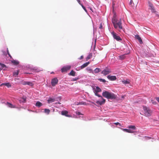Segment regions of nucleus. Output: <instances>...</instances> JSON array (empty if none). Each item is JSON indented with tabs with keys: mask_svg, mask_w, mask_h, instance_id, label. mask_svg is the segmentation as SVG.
<instances>
[{
	"mask_svg": "<svg viewBox=\"0 0 159 159\" xmlns=\"http://www.w3.org/2000/svg\"><path fill=\"white\" fill-rule=\"evenodd\" d=\"M7 52L8 54V53H9V51H8V49L7 50Z\"/></svg>",
	"mask_w": 159,
	"mask_h": 159,
	"instance_id": "nucleus-56",
	"label": "nucleus"
},
{
	"mask_svg": "<svg viewBox=\"0 0 159 159\" xmlns=\"http://www.w3.org/2000/svg\"><path fill=\"white\" fill-rule=\"evenodd\" d=\"M11 62L13 64L15 65H17L19 63V62L18 61L14 60L11 61Z\"/></svg>",
	"mask_w": 159,
	"mask_h": 159,
	"instance_id": "nucleus-16",
	"label": "nucleus"
},
{
	"mask_svg": "<svg viewBox=\"0 0 159 159\" xmlns=\"http://www.w3.org/2000/svg\"><path fill=\"white\" fill-rule=\"evenodd\" d=\"M107 77L108 79H109V75H107Z\"/></svg>",
	"mask_w": 159,
	"mask_h": 159,
	"instance_id": "nucleus-54",
	"label": "nucleus"
},
{
	"mask_svg": "<svg viewBox=\"0 0 159 159\" xmlns=\"http://www.w3.org/2000/svg\"><path fill=\"white\" fill-rule=\"evenodd\" d=\"M68 112L67 111H61V114L67 117H71V116L68 114Z\"/></svg>",
	"mask_w": 159,
	"mask_h": 159,
	"instance_id": "nucleus-10",
	"label": "nucleus"
},
{
	"mask_svg": "<svg viewBox=\"0 0 159 159\" xmlns=\"http://www.w3.org/2000/svg\"><path fill=\"white\" fill-rule=\"evenodd\" d=\"M102 96L108 99L109 98V93L106 91L103 92L102 93Z\"/></svg>",
	"mask_w": 159,
	"mask_h": 159,
	"instance_id": "nucleus-11",
	"label": "nucleus"
},
{
	"mask_svg": "<svg viewBox=\"0 0 159 159\" xmlns=\"http://www.w3.org/2000/svg\"><path fill=\"white\" fill-rule=\"evenodd\" d=\"M7 105L9 107H10V108H15V106L12 105L11 103H10L8 102H7Z\"/></svg>",
	"mask_w": 159,
	"mask_h": 159,
	"instance_id": "nucleus-19",
	"label": "nucleus"
},
{
	"mask_svg": "<svg viewBox=\"0 0 159 159\" xmlns=\"http://www.w3.org/2000/svg\"><path fill=\"white\" fill-rule=\"evenodd\" d=\"M100 69L98 68H96L94 70V72L95 73H98L100 71Z\"/></svg>",
	"mask_w": 159,
	"mask_h": 159,
	"instance_id": "nucleus-30",
	"label": "nucleus"
},
{
	"mask_svg": "<svg viewBox=\"0 0 159 159\" xmlns=\"http://www.w3.org/2000/svg\"><path fill=\"white\" fill-rule=\"evenodd\" d=\"M77 79H73L72 80L73 81H76Z\"/></svg>",
	"mask_w": 159,
	"mask_h": 159,
	"instance_id": "nucleus-49",
	"label": "nucleus"
},
{
	"mask_svg": "<svg viewBox=\"0 0 159 159\" xmlns=\"http://www.w3.org/2000/svg\"><path fill=\"white\" fill-rule=\"evenodd\" d=\"M0 65L1 66V69L3 70H5L6 69V66L4 64L0 63Z\"/></svg>",
	"mask_w": 159,
	"mask_h": 159,
	"instance_id": "nucleus-15",
	"label": "nucleus"
},
{
	"mask_svg": "<svg viewBox=\"0 0 159 159\" xmlns=\"http://www.w3.org/2000/svg\"><path fill=\"white\" fill-rule=\"evenodd\" d=\"M116 2L114 0H112V12L113 15L116 14V13L115 11V10L116 9Z\"/></svg>",
	"mask_w": 159,
	"mask_h": 159,
	"instance_id": "nucleus-5",
	"label": "nucleus"
},
{
	"mask_svg": "<svg viewBox=\"0 0 159 159\" xmlns=\"http://www.w3.org/2000/svg\"><path fill=\"white\" fill-rule=\"evenodd\" d=\"M135 37L137 39L139 40V41L140 44H142L143 43V42H142V40L139 35H136L135 36Z\"/></svg>",
	"mask_w": 159,
	"mask_h": 159,
	"instance_id": "nucleus-14",
	"label": "nucleus"
},
{
	"mask_svg": "<svg viewBox=\"0 0 159 159\" xmlns=\"http://www.w3.org/2000/svg\"><path fill=\"white\" fill-rule=\"evenodd\" d=\"M89 64V62H86V63L84 64L83 65H82L81 66V67H80L81 69H83L84 68L86 67L87 66H88V65Z\"/></svg>",
	"mask_w": 159,
	"mask_h": 159,
	"instance_id": "nucleus-17",
	"label": "nucleus"
},
{
	"mask_svg": "<svg viewBox=\"0 0 159 159\" xmlns=\"http://www.w3.org/2000/svg\"><path fill=\"white\" fill-rule=\"evenodd\" d=\"M98 80L100 81V82H102L103 83H105L106 82V80L104 79H102L99 78L98 79Z\"/></svg>",
	"mask_w": 159,
	"mask_h": 159,
	"instance_id": "nucleus-34",
	"label": "nucleus"
},
{
	"mask_svg": "<svg viewBox=\"0 0 159 159\" xmlns=\"http://www.w3.org/2000/svg\"><path fill=\"white\" fill-rule=\"evenodd\" d=\"M116 79V77L115 76H110V80L114 81Z\"/></svg>",
	"mask_w": 159,
	"mask_h": 159,
	"instance_id": "nucleus-21",
	"label": "nucleus"
},
{
	"mask_svg": "<svg viewBox=\"0 0 159 159\" xmlns=\"http://www.w3.org/2000/svg\"><path fill=\"white\" fill-rule=\"evenodd\" d=\"M71 68V66L68 65L64 66L61 69V71L62 72H64L67 71Z\"/></svg>",
	"mask_w": 159,
	"mask_h": 159,
	"instance_id": "nucleus-7",
	"label": "nucleus"
},
{
	"mask_svg": "<svg viewBox=\"0 0 159 159\" xmlns=\"http://www.w3.org/2000/svg\"><path fill=\"white\" fill-rule=\"evenodd\" d=\"M69 75L72 76H75V72L73 70H71L69 73Z\"/></svg>",
	"mask_w": 159,
	"mask_h": 159,
	"instance_id": "nucleus-23",
	"label": "nucleus"
},
{
	"mask_svg": "<svg viewBox=\"0 0 159 159\" xmlns=\"http://www.w3.org/2000/svg\"><path fill=\"white\" fill-rule=\"evenodd\" d=\"M102 23H101L100 25L99 28L100 29H102Z\"/></svg>",
	"mask_w": 159,
	"mask_h": 159,
	"instance_id": "nucleus-41",
	"label": "nucleus"
},
{
	"mask_svg": "<svg viewBox=\"0 0 159 159\" xmlns=\"http://www.w3.org/2000/svg\"><path fill=\"white\" fill-rule=\"evenodd\" d=\"M5 85V86H7L9 88L10 87H11V85L9 83H4L2 84L1 85V86H2V85Z\"/></svg>",
	"mask_w": 159,
	"mask_h": 159,
	"instance_id": "nucleus-22",
	"label": "nucleus"
},
{
	"mask_svg": "<svg viewBox=\"0 0 159 159\" xmlns=\"http://www.w3.org/2000/svg\"><path fill=\"white\" fill-rule=\"evenodd\" d=\"M50 111L49 109H44V112L47 114H49Z\"/></svg>",
	"mask_w": 159,
	"mask_h": 159,
	"instance_id": "nucleus-28",
	"label": "nucleus"
},
{
	"mask_svg": "<svg viewBox=\"0 0 159 159\" xmlns=\"http://www.w3.org/2000/svg\"><path fill=\"white\" fill-rule=\"evenodd\" d=\"M134 131H132L130 129H129L128 133H134Z\"/></svg>",
	"mask_w": 159,
	"mask_h": 159,
	"instance_id": "nucleus-40",
	"label": "nucleus"
},
{
	"mask_svg": "<svg viewBox=\"0 0 159 159\" xmlns=\"http://www.w3.org/2000/svg\"><path fill=\"white\" fill-rule=\"evenodd\" d=\"M121 129L123 131L127 132V133H128V130L129 129H123V128H121Z\"/></svg>",
	"mask_w": 159,
	"mask_h": 159,
	"instance_id": "nucleus-35",
	"label": "nucleus"
},
{
	"mask_svg": "<svg viewBox=\"0 0 159 159\" xmlns=\"http://www.w3.org/2000/svg\"><path fill=\"white\" fill-rule=\"evenodd\" d=\"M81 6H82L83 8L84 9V10L86 12H87V11L85 8V7L83 5V4H81Z\"/></svg>",
	"mask_w": 159,
	"mask_h": 159,
	"instance_id": "nucleus-36",
	"label": "nucleus"
},
{
	"mask_svg": "<svg viewBox=\"0 0 159 159\" xmlns=\"http://www.w3.org/2000/svg\"><path fill=\"white\" fill-rule=\"evenodd\" d=\"M79 104L80 105H85L86 103L85 102H81L79 103Z\"/></svg>",
	"mask_w": 159,
	"mask_h": 159,
	"instance_id": "nucleus-39",
	"label": "nucleus"
},
{
	"mask_svg": "<svg viewBox=\"0 0 159 159\" xmlns=\"http://www.w3.org/2000/svg\"><path fill=\"white\" fill-rule=\"evenodd\" d=\"M125 97V96H121V98H124Z\"/></svg>",
	"mask_w": 159,
	"mask_h": 159,
	"instance_id": "nucleus-52",
	"label": "nucleus"
},
{
	"mask_svg": "<svg viewBox=\"0 0 159 159\" xmlns=\"http://www.w3.org/2000/svg\"><path fill=\"white\" fill-rule=\"evenodd\" d=\"M58 98L60 100H61V98L60 97H58Z\"/></svg>",
	"mask_w": 159,
	"mask_h": 159,
	"instance_id": "nucleus-53",
	"label": "nucleus"
},
{
	"mask_svg": "<svg viewBox=\"0 0 159 159\" xmlns=\"http://www.w3.org/2000/svg\"><path fill=\"white\" fill-rule=\"evenodd\" d=\"M149 9H150L152 13H156L157 11H156L153 4L151 2H148Z\"/></svg>",
	"mask_w": 159,
	"mask_h": 159,
	"instance_id": "nucleus-6",
	"label": "nucleus"
},
{
	"mask_svg": "<svg viewBox=\"0 0 159 159\" xmlns=\"http://www.w3.org/2000/svg\"><path fill=\"white\" fill-rule=\"evenodd\" d=\"M23 84L24 85H26V82H24L23 83Z\"/></svg>",
	"mask_w": 159,
	"mask_h": 159,
	"instance_id": "nucleus-47",
	"label": "nucleus"
},
{
	"mask_svg": "<svg viewBox=\"0 0 159 159\" xmlns=\"http://www.w3.org/2000/svg\"><path fill=\"white\" fill-rule=\"evenodd\" d=\"M111 34L114 39L118 41H120L122 40L121 39L119 35L114 31H112L111 32Z\"/></svg>",
	"mask_w": 159,
	"mask_h": 159,
	"instance_id": "nucleus-3",
	"label": "nucleus"
},
{
	"mask_svg": "<svg viewBox=\"0 0 159 159\" xmlns=\"http://www.w3.org/2000/svg\"><path fill=\"white\" fill-rule=\"evenodd\" d=\"M86 70L89 72L90 73H93V70H92L89 68V67H87V68H86Z\"/></svg>",
	"mask_w": 159,
	"mask_h": 159,
	"instance_id": "nucleus-31",
	"label": "nucleus"
},
{
	"mask_svg": "<svg viewBox=\"0 0 159 159\" xmlns=\"http://www.w3.org/2000/svg\"><path fill=\"white\" fill-rule=\"evenodd\" d=\"M110 99H116V100H119L120 99L117 97V96L113 93H110Z\"/></svg>",
	"mask_w": 159,
	"mask_h": 159,
	"instance_id": "nucleus-8",
	"label": "nucleus"
},
{
	"mask_svg": "<svg viewBox=\"0 0 159 159\" xmlns=\"http://www.w3.org/2000/svg\"><path fill=\"white\" fill-rule=\"evenodd\" d=\"M95 94L96 96H97L99 97H101L102 99V101H98L96 102V103L98 104H99L100 105H102L104 104L105 102V99H103L102 98V97L101 96L99 95L98 93Z\"/></svg>",
	"mask_w": 159,
	"mask_h": 159,
	"instance_id": "nucleus-4",
	"label": "nucleus"
},
{
	"mask_svg": "<svg viewBox=\"0 0 159 159\" xmlns=\"http://www.w3.org/2000/svg\"><path fill=\"white\" fill-rule=\"evenodd\" d=\"M92 54L91 53H89V55L87 56L86 57V60H87L92 57Z\"/></svg>",
	"mask_w": 159,
	"mask_h": 159,
	"instance_id": "nucleus-26",
	"label": "nucleus"
},
{
	"mask_svg": "<svg viewBox=\"0 0 159 159\" xmlns=\"http://www.w3.org/2000/svg\"><path fill=\"white\" fill-rule=\"evenodd\" d=\"M113 124H115L116 125H119V126H121V124L120 123H119V122H116V123H113Z\"/></svg>",
	"mask_w": 159,
	"mask_h": 159,
	"instance_id": "nucleus-37",
	"label": "nucleus"
},
{
	"mask_svg": "<svg viewBox=\"0 0 159 159\" xmlns=\"http://www.w3.org/2000/svg\"><path fill=\"white\" fill-rule=\"evenodd\" d=\"M19 101L20 103L25 102H26V98H22Z\"/></svg>",
	"mask_w": 159,
	"mask_h": 159,
	"instance_id": "nucleus-24",
	"label": "nucleus"
},
{
	"mask_svg": "<svg viewBox=\"0 0 159 159\" xmlns=\"http://www.w3.org/2000/svg\"><path fill=\"white\" fill-rule=\"evenodd\" d=\"M132 3H133V1L132 0H131L129 2V4L132 5Z\"/></svg>",
	"mask_w": 159,
	"mask_h": 159,
	"instance_id": "nucleus-42",
	"label": "nucleus"
},
{
	"mask_svg": "<svg viewBox=\"0 0 159 159\" xmlns=\"http://www.w3.org/2000/svg\"><path fill=\"white\" fill-rule=\"evenodd\" d=\"M144 115L147 117L150 116L152 113V111L148 107L146 106H143Z\"/></svg>",
	"mask_w": 159,
	"mask_h": 159,
	"instance_id": "nucleus-2",
	"label": "nucleus"
},
{
	"mask_svg": "<svg viewBox=\"0 0 159 159\" xmlns=\"http://www.w3.org/2000/svg\"><path fill=\"white\" fill-rule=\"evenodd\" d=\"M36 106L37 107H40L43 105V104L39 101H38L36 103Z\"/></svg>",
	"mask_w": 159,
	"mask_h": 159,
	"instance_id": "nucleus-20",
	"label": "nucleus"
},
{
	"mask_svg": "<svg viewBox=\"0 0 159 159\" xmlns=\"http://www.w3.org/2000/svg\"><path fill=\"white\" fill-rule=\"evenodd\" d=\"M109 71L108 70H104L102 72V74H104V75H106L109 74Z\"/></svg>",
	"mask_w": 159,
	"mask_h": 159,
	"instance_id": "nucleus-25",
	"label": "nucleus"
},
{
	"mask_svg": "<svg viewBox=\"0 0 159 159\" xmlns=\"http://www.w3.org/2000/svg\"><path fill=\"white\" fill-rule=\"evenodd\" d=\"M55 99L54 98H50L48 100V103H50L52 102H53L55 101Z\"/></svg>",
	"mask_w": 159,
	"mask_h": 159,
	"instance_id": "nucleus-18",
	"label": "nucleus"
},
{
	"mask_svg": "<svg viewBox=\"0 0 159 159\" xmlns=\"http://www.w3.org/2000/svg\"><path fill=\"white\" fill-rule=\"evenodd\" d=\"M145 138H146V139H151V138L150 137H145Z\"/></svg>",
	"mask_w": 159,
	"mask_h": 159,
	"instance_id": "nucleus-48",
	"label": "nucleus"
},
{
	"mask_svg": "<svg viewBox=\"0 0 159 159\" xmlns=\"http://www.w3.org/2000/svg\"><path fill=\"white\" fill-rule=\"evenodd\" d=\"M26 85L32 86L33 85V84L32 83L30 82H26Z\"/></svg>",
	"mask_w": 159,
	"mask_h": 159,
	"instance_id": "nucleus-33",
	"label": "nucleus"
},
{
	"mask_svg": "<svg viewBox=\"0 0 159 159\" xmlns=\"http://www.w3.org/2000/svg\"><path fill=\"white\" fill-rule=\"evenodd\" d=\"M111 21L113 26L115 29H118L120 32L121 30H123V28L122 25L121 19H120L118 20L117 18L116 14L113 15Z\"/></svg>",
	"mask_w": 159,
	"mask_h": 159,
	"instance_id": "nucleus-1",
	"label": "nucleus"
},
{
	"mask_svg": "<svg viewBox=\"0 0 159 159\" xmlns=\"http://www.w3.org/2000/svg\"><path fill=\"white\" fill-rule=\"evenodd\" d=\"M125 85H126V84H129L130 83V80L128 79H127L126 80H123L121 81Z\"/></svg>",
	"mask_w": 159,
	"mask_h": 159,
	"instance_id": "nucleus-13",
	"label": "nucleus"
},
{
	"mask_svg": "<svg viewBox=\"0 0 159 159\" xmlns=\"http://www.w3.org/2000/svg\"><path fill=\"white\" fill-rule=\"evenodd\" d=\"M76 113V114H78V115H82L81 113L80 112H77Z\"/></svg>",
	"mask_w": 159,
	"mask_h": 159,
	"instance_id": "nucleus-43",
	"label": "nucleus"
},
{
	"mask_svg": "<svg viewBox=\"0 0 159 159\" xmlns=\"http://www.w3.org/2000/svg\"><path fill=\"white\" fill-rule=\"evenodd\" d=\"M83 57H84L83 56H81L79 58V59L80 60L82 59H83Z\"/></svg>",
	"mask_w": 159,
	"mask_h": 159,
	"instance_id": "nucleus-45",
	"label": "nucleus"
},
{
	"mask_svg": "<svg viewBox=\"0 0 159 159\" xmlns=\"http://www.w3.org/2000/svg\"><path fill=\"white\" fill-rule=\"evenodd\" d=\"M75 69L77 70H79V67H77Z\"/></svg>",
	"mask_w": 159,
	"mask_h": 159,
	"instance_id": "nucleus-51",
	"label": "nucleus"
},
{
	"mask_svg": "<svg viewBox=\"0 0 159 159\" xmlns=\"http://www.w3.org/2000/svg\"><path fill=\"white\" fill-rule=\"evenodd\" d=\"M119 57L121 60H122L125 58V55H124L120 56Z\"/></svg>",
	"mask_w": 159,
	"mask_h": 159,
	"instance_id": "nucleus-32",
	"label": "nucleus"
},
{
	"mask_svg": "<svg viewBox=\"0 0 159 159\" xmlns=\"http://www.w3.org/2000/svg\"><path fill=\"white\" fill-rule=\"evenodd\" d=\"M127 128L129 129H136L135 126L134 125H129Z\"/></svg>",
	"mask_w": 159,
	"mask_h": 159,
	"instance_id": "nucleus-27",
	"label": "nucleus"
},
{
	"mask_svg": "<svg viewBox=\"0 0 159 159\" xmlns=\"http://www.w3.org/2000/svg\"><path fill=\"white\" fill-rule=\"evenodd\" d=\"M8 55H9V57H10L11 58H12V57L9 53H8Z\"/></svg>",
	"mask_w": 159,
	"mask_h": 159,
	"instance_id": "nucleus-50",
	"label": "nucleus"
},
{
	"mask_svg": "<svg viewBox=\"0 0 159 159\" xmlns=\"http://www.w3.org/2000/svg\"><path fill=\"white\" fill-rule=\"evenodd\" d=\"M58 82V80L57 78L52 79L51 80V84L52 86H55Z\"/></svg>",
	"mask_w": 159,
	"mask_h": 159,
	"instance_id": "nucleus-9",
	"label": "nucleus"
},
{
	"mask_svg": "<svg viewBox=\"0 0 159 159\" xmlns=\"http://www.w3.org/2000/svg\"><path fill=\"white\" fill-rule=\"evenodd\" d=\"M113 123H112V124H111V127H113Z\"/></svg>",
	"mask_w": 159,
	"mask_h": 159,
	"instance_id": "nucleus-57",
	"label": "nucleus"
},
{
	"mask_svg": "<svg viewBox=\"0 0 159 159\" xmlns=\"http://www.w3.org/2000/svg\"><path fill=\"white\" fill-rule=\"evenodd\" d=\"M94 89V92L95 94L98 93V92H101V89L98 86L96 87V88H93Z\"/></svg>",
	"mask_w": 159,
	"mask_h": 159,
	"instance_id": "nucleus-12",
	"label": "nucleus"
},
{
	"mask_svg": "<svg viewBox=\"0 0 159 159\" xmlns=\"http://www.w3.org/2000/svg\"><path fill=\"white\" fill-rule=\"evenodd\" d=\"M19 70H17L16 71H15L13 73V75L14 76H17L19 74Z\"/></svg>",
	"mask_w": 159,
	"mask_h": 159,
	"instance_id": "nucleus-29",
	"label": "nucleus"
},
{
	"mask_svg": "<svg viewBox=\"0 0 159 159\" xmlns=\"http://www.w3.org/2000/svg\"><path fill=\"white\" fill-rule=\"evenodd\" d=\"M151 102L154 105H156L157 104V102L155 101H154L153 100H151Z\"/></svg>",
	"mask_w": 159,
	"mask_h": 159,
	"instance_id": "nucleus-38",
	"label": "nucleus"
},
{
	"mask_svg": "<svg viewBox=\"0 0 159 159\" xmlns=\"http://www.w3.org/2000/svg\"><path fill=\"white\" fill-rule=\"evenodd\" d=\"M156 99L158 102H159V97H157L156 98Z\"/></svg>",
	"mask_w": 159,
	"mask_h": 159,
	"instance_id": "nucleus-46",
	"label": "nucleus"
},
{
	"mask_svg": "<svg viewBox=\"0 0 159 159\" xmlns=\"http://www.w3.org/2000/svg\"><path fill=\"white\" fill-rule=\"evenodd\" d=\"M56 103H56H58V104H61V103H60V102H57V103Z\"/></svg>",
	"mask_w": 159,
	"mask_h": 159,
	"instance_id": "nucleus-55",
	"label": "nucleus"
},
{
	"mask_svg": "<svg viewBox=\"0 0 159 159\" xmlns=\"http://www.w3.org/2000/svg\"><path fill=\"white\" fill-rule=\"evenodd\" d=\"M79 3L81 5V4H81L80 2V0H77Z\"/></svg>",
	"mask_w": 159,
	"mask_h": 159,
	"instance_id": "nucleus-44",
	"label": "nucleus"
}]
</instances>
